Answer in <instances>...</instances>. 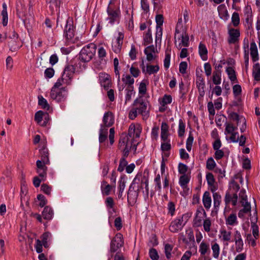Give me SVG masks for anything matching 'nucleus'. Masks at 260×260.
<instances>
[{
	"label": "nucleus",
	"mask_w": 260,
	"mask_h": 260,
	"mask_svg": "<svg viewBox=\"0 0 260 260\" xmlns=\"http://www.w3.org/2000/svg\"><path fill=\"white\" fill-rule=\"evenodd\" d=\"M96 50V46L94 43H90L84 46L80 51L79 55L80 60L83 62L90 61L94 56Z\"/></svg>",
	"instance_id": "f257e3e1"
},
{
	"label": "nucleus",
	"mask_w": 260,
	"mask_h": 260,
	"mask_svg": "<svg viewBox=\"0 0 260 260\" xmlns=\"http://www.w3.org/2000/svg\"><path fill=\"white\" fill-rule=\"evenodd\" d=\"M188 216L187 214H183L182 216L177 217L173 220L170 223L169 230L172 233H177L181 231L185 225Z\"/></svg>",
	"instance_id": "f03ea898"
},
{
	"label": "nucleus",
	"mask_w": 260,
	"mask_h": 260,
	"mask_svg": "<svg viewBox=\"0 0 260 260\" xmlns=\"http://www.w3.org/2000/svg\"><path fill=\"white\" fill-rule=\"evenodd\" d=\"M133 105L137 109L138 113L142 115L143 117H148V111L146 110L147 104L146 102H144L142 99H137L135 100Z\"/></svg>",
	"instance_id": "7ed1b4c3"
},
{
	"label": "nucleus",
	"mask_w": 260,
	"mask_h": 260,
	"mask_svg": "<svg viewBox=\"0 0 260 260\" xmlns=\"http://www.w3.org/2000/svg\"><path fill=\"white\" fill-rule=\"evenodd\" d=\"M123 245L122 235L120 234H117L111 240L110 244V251L114 253L116 252L119 248Z\"/></svg>",
	"instance_id": "20e7f679"
},
{
	"label": "nucleus",
	"mask_w": 260,
	"mask_h": 260,
	"mask_svg": "<svg viewBox=\"0 0 260 260\" xmlns=\"http://www.w3.org/2000/svg\"><path fill=\"white\" fill-rule=\"evenodd\" d=\"M177 38L178 40L181 39V43L178 44V48H181L182 46L188 47L189 46V36L186 33V29L183 30L182 33L175 32L174 36L175 43H176Z\"/></svg>",
	"instance_id": "39448f33"
},
{
	"label": "nucleus",
	"mask_w": 260,
	"mask_h": 260,
	"mask_svg": "<svg viewBox=\"0 0 260 260\" xmlns=\"http://www.w3.org/2000/svg\"><path fill=\"white\" fill-rule=\"evenodd\" d=\"M67 94L64 88L60 89H51L50 97L52 99L56 100L58 102L63 101L65 100Z\"/></svg>",
	"instance_id": "423d86ee"
},
{
	"label": "nucleus",
	"mask_w": 260,
	"mask_h": 260,
	"mask_svg": "<svg viewBox=\"0 0 260 260\" xmlns=\"http://www.w3.org/2000/svg\"><path fill=\"white\" fill-rule=\"evenodd\" d=\"M16 12L18 17L22 20L24 25L27 27L26 19H24L26 15V6L23 1H20L17 4Z\"/></svg>",
	"instance_id": "0eeeda50"
},
{
	"label": "nucleus",
	"mask_w": 260,
	"mask_h": 260,
	"mask_svg": "<svg viewBox=\"0 0 260 260\" xmlns=\"http://www.w3.org/2000/svg\"><path fill=\"white\" fill-rule=\"evenodd\" d=\"M64 23V35L67 40H71L74 36L73 22L72 19L69 18Z\"/></svg>",
	"instance_id": "6e6552de"
},
{
	"label": "nucleus",
	"mask_w": 260,
	"mask_h": 260,
	"mask_svg": "<svg viewBox=\"0 0 260 260\" xmlns=\"http://www.w3.org/2000/svg\"><path fill=\"white\" fill-rule=\"evenodd\" d=\"M234 241L236 245V251L240 252L243 249L244 243L242 239V234L240 231L236 230L234 233Z\"/></svg>",
	"instance_id": "1a4fd4ad"
},
{
	"label": "nucleus",
	"mask_w": 260,
	"mask_h": 260,
	"mask_svg": "<svg viewBox=\"0 0 260 260\" xmlns=\"http://www.w3.org/2000/svg\"><path fill=\"white\" fill-rule=\"evenodd\" d=\"M137 179L138 176H137L134 179L131 185L129 188L127 197L128 202H129L131 201H132V202H135L138 198L139 194V189H138L137 190H135L134 189V187H133V185L136 183V181Z\"/></svg>",
	"instance_id": "9d476101"
},
{
	"label": "nucleus",
	"mask_w": 260,
	"mask_h": 260,
	"mask_svg": "<svg viewBox=\"0 0 260 260\" xmlns=\"http://www.w3.org/2000/svg\"><path fill=\"white\" fill-rule=\"evenodd\" d=\"M228 34L229 35L228 39L229 44H235L239 41L240 33L238 29L231 28L229 30Z\"/></svg>",
	"instance_id": "9b49d317"
},
{
	"label": "nucleus",
	"mask_w": 260,
	"mask_h": 260,
	"mask_svg": "<svg viewBox=\"0 0 260 260\" xmlns=\"http://www.w3.org/2000/svg\"><path fill=\"white\" fill-rule=\"evenodd\" d=\"M142 132V127L139 124H132L128 128V135L129 137L139 138Z\"/></svg>",
	"instance_id": "f8f14e48"
},
{
	"label": "nucleus",
	"mask_w": 260,
	"mask_h": 260,
	"mask_svg": "<svg viewBox=\"0 0 260 260\" xmlns=\"http://www.w3.org/2000/svg\"><path fill=\"white\" fill-rule=\"evenodd\" d=\"M99 79L102 86L106 89H108L111 85V80L110 76L105 73H100L99 74Z\"/></svg>",
	"instance_id": "ddd939ff"
},
{
	"label": "nucleus",
	"mask_w": 260,
	"mask_h": 260,
	"mask_svg": "<svg viewBox=\"0 0 260 260\" xmlns=\"http://www.w3.org/2000/svg\"><path fill=\"white\" fill-rule=\"evenodd\" d=\"M196 85L197 86L199 96V98H202L205 95V84L204 82V80L202 77V76H198L197 80H196Z\"/></svg>",
	"instance_id": "4468645a"
},
{
	"label": "nucleus",
	"mask_w": 260,
	"mask_h": 260,
	"mask_svg": "<svg viewBox=\"0 0 260 260\" xmlns=\"http://www.w3.org/2000/svg\"><path fill=\"white\" fill-rule=\"evenodd\" d=\"M114 122V116L111 112H107L105 113L103 117L104 127L111 126Z\"/></svg>",
	"instance_id": "2eb2a0df"
},
{
	"label": "nucleus",
	"mask_w": 260,
	"mask_h": 260,
	"mask_svg": "<svg viewBox=\"0 0 260 260\" xmlns=\"http://www.w3.org/2000/svg\"><path fill=\"white\" fill-rule=\"evenodd\" d=\"M75 71V68L73 65H68L67 66L63 71V73L62 75L63 76V79H67V80H68L70 82L71 80L73 77Z\"/></svg>",
	"instance_id": "dca6fc26"
},
{
	"label": "nucleus",
	"mask_w": 260,
	"mask_h": 260,
	"mask_svg": "<svg viewBox=\"0 0 260 260\" xmlns=\"http://www.w3.org/2000/svg\"><path fill=\"white\" fill-rule=\"evenodd\" d=\"M46 164H48L40 160H38L36 162L37 167L39 169L38 173L39 174V176L43 178L42 180H44L43 178H45L47 174Z\"/></svg>",
	"instance_id": "f3484780"
},
{
	"label": "nucleus",
	"mask_w": 260,
	"mask_h": 260,
	"mask_svg": "<svg viewBox=\"0 0 260 260\" xmlns=\"http://www.w3.org/2000/svg\"><path fill=\"white\" fill-rule=\"evenodd\" d=\"M250 55L253 62H255L259 59L258 50L256 43L253 41L250 43Z\"/></svg>",
	"instance_id": "a211bd4d"
},
{
	"label": "nucleus",
	"mask_w": 260,
	"mask_h": 260,
	"mask_svg": "<svg viewBox=\"0 0 260 260\" xmlns=\"http://www.w3.org/2000/svg\"><path fill=\"white\" fill-rule=\"evenodd\" d=\"M9 50L12 52H15L17 51L21 46L19 39L17 40H10L7 41Z\"/></svg>",
	"instance_id": "6ab92c4d"
},
{
	"label": "nucleus",
	"mask_w": 260,
	"mask_h": 260,
	"mask_svg": "<svg viewBox=\"0 0 260 260\" xmlns=\"http://www.w3.org/2000/svg\"><path fill=\"white\" fill-rule=\"evenodd\" d=\"M107 13L109 15L108 19L110 20V22L112 24L116 21V18H118L119 15V10H114L110 7H108L107 8Z\"/></svg>",
	"instance_id": "aec40b11"
},
{
	"label": "nucleus",
	"mask_w": 260,
	"mask_h": 260,
	"mask_svg": "<svg viewBox=\"0 0 260 260\" xmlns=\"http://www.w3.org/2000/svg\"><path fill=\"white\" fill-rule=\"evenodd\" d=\"M123 38L124 35L122 32H119L118 37L116 39V45L113 48V51L115 53H118L120 51L123 44Z\"/></svg>",
	"instance_id": "412c9836"
},
{
	"label": "nucleus",
	"mask_w": 260,
	"mask_h": 260,
	"mask_svg": "<svg viewBox=\"0 0 260 260\" xmlns=\"http://www.w3.org/2000/svg\"><path fill=\"white\" fill-rule=\"evenodd\" d=\"M42 215L44 219L50 220L53 215V211L51 207L46 206L42 213Z\"/></svg>",
	"instance_id": "4be33fe9"
},
{
	"label": "nucleus",
	"mask_w": 260,
	"mask_h": 260,
	"mask_svg": "<svg viewBox=\"0 0 260 260\" xmlns=\"http://www.w3.org/2000/svg\"><path fill=\"white\" fill-rule=\"evenodd\" d=\"M218 11L220 17L224 20H227L229 17V15L227 10L224 5H221L218 7Z\"/></svg>",
	"instance_id": "5701e85b"
},
{
	"label": "nucleus",
	"mask_w": 260,
	"mask_h": 260,
	"mask_svg": "<svg viewBox=\"0 0 260 260\" xmlns=\"http://www.w3.org/2000/svg\"><path fill=\"white\" fill-rule=\"evenodd\" d=\"M1 15L2 16V24L3 26H5L7 25L8 21L7 6L5 3L3 4V10L1 12Z\"/></svg>",
	"instance_id": "b1692460"
},
{
	"label": "nucleus",
	"mask_w": 260,
	"mask_h": 260,
	"mask_svg": "<svg viewBox=\"0 0 260 260\" xmlns=\"http://www.w3.org/2000/svg\"><path fill=\"white\" fill-rule=\"evenodd\" d=\"M203 202L204 207L206 209H209L211 206V198L209 191H205L203 197Z\"/></svg>",
	"instance_id": "393cba45"
},
{
	"label": "nucleus",
	"mask_w": 260,
	"mask_h": 260,
	"mask_svg": "<svg viewBox=\"0 0 260 260\" xmlns=\"http://www.w3.org/2000/svg\"><path fill=\"white\" fill-rule=\"evenodd\" d=\"M168 125L166 122H162L161 125V138L164 141L167 140L168 136Z\"/></svg>",
	"instance_id": "a878e982"
},
{
	"label": "nucleus",
	"mask_w": 260,
	"mask_h": 260,
	"mask_svg": "<svg viewBox=\"0 0 260 260\" xmlns=\"http://www.w3.org/2000/svg\"><path fill=\"white\" fill-rule=\"evenodd\" d=\"M225 223L227 225H235L238 223L237 215L235 213L231 214L226 219Z\"/></svg>",
	"instance_id": "bb28decb"
},
{
	"label": "nucleus",
	"mask_w": 260,
	"mask_h": 260,
	"mask_svg": "<svg viewBox=\"0 0 260 260\" xmlns=\"http://www.w3.org/2000/svg\"><path fill=\"white\" fill-rule=\"evenodd\" d=\"M199 52L201 57L204 60H206L207 59V55L208 51L206 46L204 44L202 43L200 44L199 46Z\"/></svg>",
	"instance_id": "cd10ccee"
},
{
	"label": "nucleus",
	"mask_w": 260,
	"mask_h": 260,
	"mask_svg": "<svg viewBox=\"0 0 260 260\" xmlns=\"http://www.w3.org/2000/svg\"><path fill=\"white\" fill-rule=\"evenodd\" d=\"M108 128L104 127L103 125L100 131L99 141L100 143L104 142L107 139Z\"/></svg>",
	"instance_id": "c85d7f7f"
},
{
	"label": "nucleus",
	"mask_w": 260,
	"mask_h": 260,
	"mask_svg": "<svg viewBox=\"0 0 260 260\" xmlns=\"http://www.w3.org/2000/svg\"><path fill=\"white\" fill-rule=\"evenodd\" d=\"M128 136L126 134H122L119 141V147L120 149L123 148L125 146H128Z\"/></svg>",
	"instance_id": "c756f323"
},
{
	"label": "nucleus",
	"mask_w": 260,
	"mask_h": 260,
	"mask_svg": "<svg viewBox=\"0 0 260 260\" xmlns=\"http://www.w3.org/2000/svg\"><path fill=\"white\" fill-rule=\"evenodd\" d=\"M122 81L127 85L126 87H134L133 85L134 83V79L129 75H126L125 76L123 75Z\"/></svg>",
	"instance_id": "7c9ffc66"
},
{
	"label": "nucleus",
	"mask_w": 260,
	"mask_h": 260,
	"mask_svg": "<svg viewBox=\"0 0 260 260\" xmlns=\"http://www.w3.org/2000/svg\"><path fill=\"white\" fill-rule=\"evenodd\" d=\"M221 72H213L212 75V82L215 85H219L221 81Z\"/></svg>",
	"instance_id": "2f4dec72"
},
{
	"label": "nucleus",
	"mask_w": 260,
	"mask_h": 260,
	"mask_svg": "<svg viewBox=\"0 0 260 260\" xmlns=\"http://www.w3.org/2000/svg\"><path fill=\"white\" fill-rule=\"evenodd\" d=\"M171 48L167 47L165 52V58L164 59V67L166 69H168L170 66L171 59Z\"/></svg>",
	"instance_id": "473e14b6"
},
{
	"label": "nucleus",
	"mask_w": 260,
	"mask_h": 260,
	"mask_svg": "<svg viewBox=\"0 0 260 260\" xmlns=\"http://www.w3.org/2000/svg\"><path fill=\"white\" fill-rule=\"evenodd\" d=\"M69 83L70 82L68 80H67V79L66 78L63 79V76H62L61 78H59L57 80V82L55 83L51 89L55 90V89H59L58 88L63 84H69Z\"/></svg>",
	"instance_id": "72a5a7b5"
},
{
	"label": "nucleus",
	"mask_w": 260,
	"mask_h": 260,
	"mask_svg": "<svg viewBox=\"0 0 260 260\" xmlns=\"http://www.w3.org/2000/svg\"><path fill=\"white\" fill-rule=\"evenodd\" d=\"M226 71L231 81H235L237 80L235 70L231 67L226 68Z\"/></svg>",
	"instance_id": "f704fd0d"
},
{
	"label": "nucleus",
	"mask_w": 260,
	"mask_h": 260,
	"mask_svg": "<svg viewBox=\"0 0 260 260\" xmlns=\"http://www.w3.org/2000/svg\"><path fill=\"white\" fill-rule=\"evenodd\" d=\"M237 129V127L234 126L232 123H226L224 134L225 135L232 134L235 132Z\"/></svg>",
	"instance_id": "c9c22d12"
},
{
	"label": "nucleus",
	"mask_w": 260,
	"mask_h": 260,
	"mask_svg": "<svg viewBox=\"0 0 260 260\" xmlns=\"http://www.w3.org/2000/svg\"><path fill=\"white\" fill-rule=\"evenodd\" d=\"M210 250L209 245L204 242H202L200 245L199 251L201 254L205 255L208 251Z\"/></svg>",
	"instance_id": "e433bc0d"
},
{
	"label": "nucleus",
	"mask_w": 260,
	"mask_h": 260,
	"mask_svg": "<svg viewBox=\"0 0 260 260\" xmlns=\"http://www.w3.org/2000/svg\"><path fill=\"white\" fill-rule=\"evenodd\" d=\"M221 235L222 240L223 241L229 242L231 241V232H228L225 230L220 231Z\"/></svg>",
	"instance_id": "4c0bfd02"
},
{
	"label": "nucleus",
	"mask_w": 260,
	"mask_h": 260,
	"mask_svg": "<svg viewBox=\"0 0 260 260\" xmlns=\"http://www.w3.org/2000/svg\"><path fill=\"white\" fill-rule=\"evenodd\" d=\"M39 105L42 107L44 109L48 110L49 109V105L46 101L42 96H39Z\"/></svg>",
	"instance_id": "58836bf2"
},
{
	"label": "nucleus",
	"mask_w": 260,
	"mask_h": 260,
	"mask_svg": "<svg viewBox=\"0 0 260 260\" xmlns=\"http://www.w3.org/2000/svg\"><path fill=\"white\" fill-rule=\"evenodd\" d=\"M159 69V68L158 65H147L146 67V71L149 75L156 73Z\"/></svg>",
	"instance_id": "ea45409f"
},
{
	"label": "nucleus",
	"mask_w": 260,
	"mask_h": 260,
	"mask_svg": "<svg viewBox=\"0 0 260 260\" xmlns=\"http://www.w3.org/2000/svg\"><path fill=\"white\" fill-rule=\"evenodd\" d=\"M189 181V178L185 175L181 176L179 178V184L182 188H185Z\"/></svg>",
	"instance_id": "a19ab883"
},
{
	"label": "nucleus",
	"mask_w": 260,
	"mask_h": 260,
	"mask_svg": "<svg viewBox=\"0 0 260 260\" xmlns=\"http://www.w3.org/2000/svg\"><path fill=\"white\" fill-rule=\"evenodd\" d=\"M185 29H186V28L182 25V18H180L178 19L177 23L176 26L175 32L182 33L183 32V30Z\"/></svg>",
	"instance_id": "79ce46f5"
},
{
	"label": "nucleus",
	"mask_w": 260,
	"mask_h": 260,
	"mask_svg": "<svg viewBox=\"0 0 260 260\" xmlns=\"http://www.w3.org/2000/svg\"><path fill=\"white\" fill-rule=\"evenodd\" d=\"M232 22L235 27L237 26L240 23V17L238 13L234 12L232 16Z\"/></svg>",
	"instance_id": "37998d69"
},
{
	"label": "nucleus",
	"mask_w": 260,
	"mask_h": 260,
	"mask_svg": "<svg viewBox=\"0 0 260 260\" xmlns=\"http://www.w3.org/2000/svg\"><path fill=\"white\" fill-rule=\"evenodd\" d=\"M172 101V96L171 95L165 94L160 102L162 106L165 107L166 105L171 103Z\"/></svg>",
	"instance_id": "c03bdc74"
},
{
	"label": "nucleus",
	"mask_w": 260,
	"mask_h": 260,
	"mask_svg": "<svg viewBox=\"0 0 260 260\" xmlns=\"http://www.w3.org/2000/svg\"><path fill=\"white\" fill-rule=\"evenodd\" d=\"M205 217L203 215H196L193 220V225L196 227H199L202 225V219Z\"/></svg>",
	"instance_id": "a18cd8bd"
},
{
	"label": "nucleus",
	"mask_w": 260,
	"mask_h": 260,
	"mask_svg": "<svg viewBox=\"0 0 260 260\" xmlns=\"http://www.w3.org/2000/svg\"><path fill=\"white\" fill-rule=\"evenodd\" d=\"M125 91H126L125 95V103H126L127 102L131 100L132 95L134 91V87H126Z\"/></svg>",
	"instance_id": "49530a36"
},
{
	"label": "nucleus",
	"mask_w": 260,
	"mask_h": 260,
	"mask_svg": "<svg viewBox=\"0 0 260 260\" xmlns=\"http://www.w3.org/2000/svg\"><path fill=\"white\" fill-rule=\"evenodd\" d=\"M212 250L213 251V256L215 258H218L219 254V246L217 243H215L212 245Z\"/></svg>",
	"instance_id": "de8ad7c7"
},
{
	"label": "nucleus",
	"mask_w": 260,
	"mask_h": 260,
	"mask_svg": "<svg viewBox=\"0 0 260 260\" xmlns=\"http://www.w3.org/2000/svg\"><path fill=\"white\" fill-rule=\"evenodd\" d=\"M40 153L41 154V160L44 161V162L48 164L49 162V160L48 157L49 153L47 150L44 149L41 151Z\"/></svg>",
	"instance_id": "09e8293b"
},
{
	"label": "nucleus",
	"mask_w": 260,
	"mask_h": 260,
	"mask_svg": "<svg viewBox=\"0 0 260 260\" xmlns=\"http://www.w3.org/2000/svg\"><path fill=\"white\" fill-rule=\"evenodd\" d=\"M185 125L182 119L179 120V129H178V136L179 137H182L185 133Z\"/></svg>",
	"instance_id": "8fccbe9b"
},
{
	"label": "nucleus",
	"mask_w": 260,
	"mask_h": 260,
	"mask_svg": "<svg viewBox=\"0 0 260 260\" xmlns=\"http://www.w3.org/2000/svg\"><path fill=\"white\" fill-rule=\"evenodd\" d=\"M216 166V163L212 157L209 158L206 162V168L209 170H212Z\"/></svg>",
	"instance_id": "3c124183"
},
{
	"label": "nucleus",
	"mask_w": 260,
	"mask_h": 260,
	"mask_svg": "<svg viewBox=\"0 0 260 260\" xmlns=\"http://www.w3.org/2000/svg\"><path fill=\"white\" fill-rule=\"evenodd\" d=\"M127 165V162L126 160V159L124 157H122L119 162V165L118 168V171L121 172H122L124 168H126Z\"/></svg>",
	"instance_id": "603ef678"
},
{
	"label": "nucleus",
	"mask_w": 260,
	"mask_h": 260,
	"mask_svg": "<svg viewBox=\"0 0 260 260\" xmlns=\"http://www.w3.org/2000/svg\"><path fill=\"white\" fill-rule=\"evenodd\" d=\"M144 41L147 44H149L152 42V39L151 36V30L149 28L144 36Z\"/></svg>",
	"instance_id": "864d4df0"
},
{
	"label": "nucleus",
	"mask_w": 260,
	"mask_h": 260,
	"mask_svg": "<svg viewBox=\"0 0 260 260\" xmlns=\"http://www.w3.org/2000/svg\"><path fill=\"white\" fill-rule=\"evenodd\" d=\"M149 256L152 260H158L159 256L157 250L154 248H151L149 252Z\"/></svg>",
	"instance_id": "5fc2aeb1"
},
{
	"label": "nucleus",
	"mask_w": 260,
	"mask_h": 260,
	"mask_svg": "<svg viewBox=\"0 0 260 260\" xmlns=\"http://www.w3.org/2000/svg\"><path fill=\"white\" fill-rule=\"evenodd\" d=\"M44 112L42 111H39L36 113L35 115V120L38 123L40 124L43 119Z\"/></svg>",
	"instance_id": "6e6d98bb"
},
{
	"label": "nucleus",
	"mask_w": 260,
	"mask_h": 260,
	"mask_svg": "<svg viewBox=\"0 0 260 260\" xmlns=\"http://www.w3.org/2000/svg\"><path fill=\"white\" fill-rule=\"evenodd\" d=\"M6 69L10 71H12L13 67V60L11 56H9L6 58Z\"/></svg>",
	"instance_id": "4d7b16f0"
},
{
	"label": "nucleus",
	"mask_w": 260,
	"mask_h": 260,
	"mask_svg": "<svg viewBox=\"0 0 260 260\" xmlns=\"http://www.w3.org/2000/svg\"><path fill=\"white\" fill-rule=\"evenodd\" d=\"M211 225V222L209 218H206L204 220L203 222V226L204 230L209 232L210 231V227Z\"/></svg>",
	"instance_id": "13d9d810"
},
{
	"label": "nucleus",
	"mask_w": 260,
	"mask_h": 260,
	"mask_svg": "<svg viewBox=\"0 0 260 260\" xmlns=\"http://www.w3.org/2000/svg\"><path fill=\"white\" fill-rule=\"evenodd\" d=\"M188 167L187 166L183 164L182 163H180L178 165V171L179 173L181 174L185 175L186 172L187 171Z\"/></svg>",
	"instance_id": "bf43d9fd"
},
{
	"label": "nucleus",
	"mask_w": 260,
	"mask_h": 260,
	"mask_svg": "<svg viewBox=\"0 0 260 260\" xmlns=\"http://www.w3.org/2000/svg\"><path fill=\"white\" fill-rule=\"evenodd\" d=\"M206 179L209 185L212 186L214 184L215 179L213 175L211 173H208L206 174Z\"/></svg>",
	"instance_id": "052dcab7"
},
{
	"label": "nucleus",
	"mask_w": 260,
	"mask_h": 260,
	"mask_svg": "<svg viewBox=\"0 0 260 260\" xmlns=\"http://www.w3.org/2000/svg\"><path fill=\"white\" fill-rule=\"evenodd\" d=\"M230 134L231 135L229 137V138H228L227 137H226V139L227 140H231V142H234V143H237L239 141V136L238 135L237 132H235Z\"/></svg>",
	"instance_id": "680f3d73"
},
{
	"label": "nucleus",
	"mask_w": 260,
	"mask_h": 260,
	"mask_svg": "<svg viewBox=\"0 0 260 260\" xmlns=\"http://www.w3.org/2000/svg\"><path fill=\"white\" fill-rule=\"evenodd\" d=\"M193 141V137L191 135H189L186 141V147L188 151H190L191 149L192 143Z\"/></svg>",
	"instance_id": "e2e57ef3"
},
{
	"label": "nucleus",
	"mask_w": 260,
	"mask_h": 260,
	"mask_svg": "<svg viewBox=\"0 0 260 260\" xmlns=\"http://www.w3.org/2000/svg\"><path fill=\"white\" fill-rule=\"evenodd\" d=\"M112 188V186L110 185H106V186L105 187L101 186V190L103 194L106 196L109 195L111 191Z\"/></svg>",
	"instance_id": "0e129e2a"
},
{
	"label": "nucleus",
	"mask_w": 260,
	"mask_h": 260,
	"mask_svg": "<svg viewBox=\"0 0 260 260\" xmlns=\"http://www.w3.org/2000/svg\"><path fill=\"white\" fill-rule=\"evenodd\" d=\"M41 190L46 194L49 195L51 191V187L47 184L43 183L41 187Z\"/></svg>",
	"instance_id": "69168bd1"
},
{
	"label": "nucleus",
	"mask_w": 260,
	"mask_h": 260,
	"mask_svg": "<svg viewBox=\"0 0 260 260\" xmlns=\"http://www.w3.org/2000/svg\"><path fill=\"white\" fill-rule=\"evenodd\" d=\"M147 88L146 84L145 82H141L139 87V92L140 94H145L146 93Z\"/></svg>",
	"instance_id": "338daca9"
},
{
	"label": "nucleus",
	"mask_w": 260,
	"mask_h": 260,
	"mask_svg": "<svg viewBox=\"0 0 260 260\" xmlns=\"http://www.w3.org/2000/svg\"><path fill=\"white\" fill-rule=\"evenodd\" d=\"M37 199L40 201L39 206L44 207L47 203V200L44 195L40 194L37 196Z\"/></svg>",
	"instance_id": "774afa93"
}]
</instances>
